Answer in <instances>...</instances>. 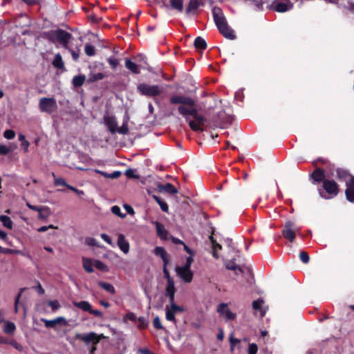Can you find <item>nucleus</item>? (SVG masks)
<instances>
[{"instance_id": "f257e3e1", "label": "nucleus", "mask_w": 354, "mask_h": 354, "mask_svg": "<svg viewBox=\"0 0 354 354\" xmlns=\"http://www.w3.org/2000/svg\"><path fill=\"white\" fill-rule=\"evenodd\" d=\"M171 104H179L178 111L188 122L189 127L194 131H203L206 118L198 114L195 108V101L185 95H171L169 98Z\"/></svg>"}, {"instance_id": "f03ea898", "label": "nucleus", "mask_w": 354, "mask_h": 354, "mask_svg": "<svg viewBox=\"0 0 354 354\" xmlns=\"http://www.w3.org/2000/svg\"><path fill=\"white\" fill-rule=\"evenodd\" d=\"M75 339L83 341L87 345L90 343H92L93 346L90 349L89 353L90 354H94L96 350V345L102 339L104 338V336L102 334L98 335L94 332H91L87 335L77 333L75 336Z\"/></svg>"}, {"instance_id": "7ed1b4c3", "label": "nucleus", "mask_w": 354, "mask_h": 354, "mask_svg": "<svg viewBox=\"0 0 354 354\" xmlns=\"http://www.w3.org/2000/svg\"><path fill=\"white\" fill-rule=\"evenodd\" d=\"M138 90L142 95L149 97L158 96L162 93V90L158 85H149L145 83L138 85Z\"/></svg>"}, {"instance_id": "20e7f679", "label": "nucleus", "mask_w": 354, "mask_h": 354, "mask_svg": "<svg viewBox=\"0 0 354 354\" xmlns=\"http://www.w3.org/2000/svg\"><path fill=\"white\" fill-rule=\"evenodd\" d=\"M39 108L41 112L50 114L57 111V102L53 97H41L39 100Z\"/></svg>"}, {"instance_id": "39448f33", "label": "nucleus", "mask_w": 354, "mask_h": 354, "mask_svg": "<svg viewBox=\"0 0 354 354\" xmlns=\"http://www.w3.org/2000/svg\"><path fill=\"white\" fill-rule=\"evenodd\" d=\"M299 231V229L296 227L292 221H288L285 223L281 234L284 239L292 243L295 239L296 232Z\"/></svg>"}, {"instance_id": "423d86ee", "label": "nucleus", "mask_w": 354, "mask_h": 354, "mask_svg": "<svg viewBox=\"0 0 354 354\" xmlns=\"http://www.w3.org/2000/svg\"><path fill=\"white\" fill-rule=\"evenodd\" d=\"M322 187L326 192L331 196H336L339 192V185L334 180H324Z\"/></svg>"}, {"instance_id": "0eeeda50", "label": "nucleus", "mask_w": 354, "mask_h": 354, "mask_svg": "<svg viewBox=\"0 0 354 354\" xmlns=\"http://www.w3.org/2000/svg\"><path fill=\"white\" fill-rule=\"evenodd\" d=\"M156 191L160 194H176L178 192L176 188L171 183L161 184L160 183H156Z\"/></svg>"}, {"instance_id": "6e6552de", "label": "nucleus", "mask_w": 354, "mask_h": 354, "mask_svg": "<svg viewBox=\"0 0 354 354\" xmlns=\"http://www.w3.org/2000/svg\"><path fill=\"white\" fill-rule=\"evenodd\" d=\"M212 13L215 24L218 28H221V27L227 24L226 19L221 8L214 7L212 10Z\"/></svg>"}, {"instance_id": "1a4fd4ad", "label": "nucleus", "mask_w": 354, "mask_h": 354, "mask_svg": "<svg viewBox=\"0 0 354 354\" xmlns=\"http://www.w3.org/2000/svg\"><path fill=\"white\" fill-rule=\"evenodd\" d=\"M176 271L185 283H190L192 281L193 272L191 271L190 268L178 266L176 268Z\"/></svg>"}, {"instance_id": "9d476101", "label": "nucleus", "mask_w": 354, "mask_h": 354, "mask_svg": "<svg viewBox=\"0 0 354 354\" xmlns=\"http://www.w3.org/2000/svg\"><path fill=\"white\" fill-rule=\"evenodd\" d=\"M217 311L222 316L225 317L226 320H234L236 318V314L233 313L227 307L226 304H220L218 306Z\"/></svg>"}, {"instance_id": "9b49d317", "label": "nucleus", "mask_w": 354, "mask_h": 354, "mask_svg": "<svg viewBox=\"0 0 354 354\" xmlns=\"http://www.w3.org/2000/svg\"><path fill=\"white\" fill-rule=\"evenodd\" d=\"M71 37V35L65 30H57V41H59L65 48L68 49V44Z\"/></svg>"}, {"instance_id": "f8f14e48", "label": "nucleus", "mask_w": 354, "mask_h": 354, "mask_svg": "<svg viewBox=\"0 0 354 354\" xmlns=\"http://www.w3.org/2000/svg\"><path fill=\"white\" fill-rule=\"evenodd\" d=\"M176 292V289L175 288L174 281L167 283L165 287V296L169 298V302L175 300Z\"/></svg>"}, {"instance_id": "ddd939ff", "label": "nucleus", "mask_w": 354, "mask_h": 354, "mask_svg": "<svg viewBox=\"0 0 354 354\" xmlns=\"http://www.w3.org/2000/svg\"><path fill=\"white\" fill-rule=\"evenodd\" d=\"M41 321L44 324L46 328H54L57 324H66V320L63 317H59L53 320H48L45 318H41Z\"/></svg>"}, {"instance_id": "4468645a", "label": "nucleus", "mask_w": 354, "mask_h": 354, "mask_svg": "<svg viewBox=\"0 0 354 354\" xmlns=\"http://www.w3.org/2000/svg\"><path fill=\"white\" fill-rule=\"evenodd\" d=\"M154 254L162 259L164 266L168 265L169 261V255L164 248L160 246L156 247L154 249Z\"/></svg>"}, {"instance_id": "2eb2a0df", "label": "nucleus", "mask_w": 354, "mask_h": 354, "mask_svg": "<svg viewBox=\"0 0 354 354\" xmlns=\"http://www.w3.org/2000/svg\"><path fill=\"white\" fill-rule=\"evenodd\" d=\"M104 120L110 132L111 133H115L117 128V122L115 118L107 115H104Z\"/></svg>"}, {"instance_id": "dca6fc26", "label": "nucleus", "mask_w": 354, "mask_h": 354, "mask_svg": "<svg viewBox=\"0 0 354 354\" xmlns=\"http://www.w3.org/2000/svg\"><path fill=\"white\" fill-rule=\"evenodd\" d=\"M27 205L32 209L37 210L39 212V217L41 219L47 218L51 214V212L48 207L39 208L37 206L31 205L27 203Z\"/></svg>"}, {"instance_id": "f3484780", "label": "nucleus", "mask_w": 354, "mask_h": 354, "mask_svg": "<svg viewBox=\"0 0 354 354\" xmlns=\"http://www.w3.org/2000/svg\"><path fill=\"white\" fill-rule=\"evenodd\" d=\"M118 245L119 248L124 253L127 254L129 251V243L125 239V236L122 234L118 235Z\"/></svg>"}, {"instance_id": "a211bd4d", "label": "nucleus", "mask_w": 354, "mask_h": 354, "mask_svg": "<svg viewBox=\"0 0 354 354\" xmlns=\"http://www.w3.org/2000/svg\"><path fill=\"white\" fill-rule=\"evenodd\" d=\"M310 178L315 183H321L325 180L324 171L322 169L317 168L310 176Z\"/></svg>"}, {"instance_id": "6ab92c4d", "label": "nucleus", "mask_w": 354, "mask_h": 354, "mask_svg": "<svg viewBox=\"0 0 354 354\" xmlns=\"http://www.w3.org/2000/svg\"><path fill=\"white\" fill-rule=\"evenodd\" d=\"M156 233L161 239L166 240L167 239L168 231L161 223L156 221L155 223Z\"/></svg>"}, {"instance_id": "aec40b11", "label": "nucleus", "mask_w": 354, "mask_h": 354, "mask_svg": "<svg viewBox=\"0 0 354 354\" xmlns=\"http://www.w3.org/2000/svg\"><path fill=\"white\" fill-rule=\"evenodd\" d=\"M220 32L223 35V36L229 39H234L236 38V35L227 24L221 27V28H218Z\"/></svg>"}, {"instance_id": "412c9836", "label": "nucleus", "mask_w": 354, "mask_h": 354, "mask_svg": "<svg viewBox=\"0 0 354 354\" xmlns=\"http://www.w3.org/2000/svg\"><path fill=\"white\" fill-rule=\"evenodd\" d=\"M345 194L346 199H354V176L346 183Z\"/></svg>"}, {"instance_id": "4be33fe9", "label": "nucleus", "mask_w": 354, "mask_h": 354, "mask_svg": "<svg viewBox=\"0 0 354 354\" xmlns=\"http://www.w3.org/2000/svg\"><path fill=\"white\" fill-rule=\"evenodd\" d=\"M55 185L56 186H66L68 189L74 191L77 193L78 197H82L84 195V192L82 191H80L76 189L75 188L68 185L66 184L65 180L63 178H55Z\"/></svg>"}, {"instance_id": "5701e85b", "label": "nucleus", "mask_w": 354, "mask_h": 354, "mask_svg": "<svg viewBox=\"0 0 354 354\" xmlns=\"http://www.w3.org/2000/svg\"><path fill=\"white\" fill-rule=\"evenodd\" d=\"M125 66L126 68L131 71L133 73L138 74L139 73V68H144V66L142 64H137L130 59H126L125 61Z\"/></svg>"}, {"instance_id": "b1692460", "label": "nucleus", "mask_w": 354, "mask_h": 354, "mask_svg": "<svg viewBox=\"0 0 354 354\" xmlns=\"http://www.w3.org/2000/svg\"><path fill=\"white\" fill-rule=\"evenodd\" d=\"M293 6V4L288 1L286 3L279 2L275 6V10L279 12H283L290 10Z\"/></svg>"}, {"instance_id": "393cba45", "label": "nucleus", "mask_w": 354, "mask_h": 354, "mask_svg": "<svg viewBox=\"0 0 354 354\" xmlns=\"http://www.w3.org/2000/svg\"><path fill=\"white\" fill-rule=\"evenodd\" d=\"M165 311H166V313H165L166 319L169 322H171L174 324H176L177 321L175 317V315L176 314V313L175 312V310H173L172 307L171 306H170V307L167 306L165 308Z\"/></svg>"}, {"instance_id": "a878e982", "label": "nucleus", "mask_w": 354, "mask_h": 354, "mask_svg": "<svg viewBox=\"0 0 354 354\" xmlns=\"http://www.w3.org/2000/svg\"><path fill=\"white\" fill-rule=\"evenodd\" d=\"M73 305L85 312L91 310V305L86 301H74Z\"/></svg>"}, {"instance_id": "bb28decb", "label": "nucleus", "mask_w": 354, "mask_h": 354, "mask_svg": "<svg viewBox=\"0 0 354 354\" xmlns=\"http://www.w3.org/2000/svg\"><path fill=\"white\" fill-rule=\"evenodd\" d=\"M201 4V2L200 0H190L189 3L186 8V12L187 14L192 12V11H196L200 5Z\"/></svg>"}, {"instance_id": "cd10ccee", "label": "nucleus", "mask_w": 354, "mask_h": 354, "mask_svg": "<svg viewBox=\"0 0 354 354\" xmlns=\"http://www.w3.org/2000/svg\"><path fill=\"white\" fill-rule=\"evenodd\" d=\"M86 81L85 75H76L73 78L72 84L75 88L82 86Z\"/></svg>"}, {"instance_id": "c85d7f7f", "label": "nucleus", "mask_w": 354, "mask_h": 354, "mask_svg": "<svg viewBox=\"0 0 354 354\" xmlns=\"http://www.w3.org/2000/svg\"><path fill=\"white\" fill-rule=\"evenodd\" d=\"M52 64L53 66L57 68L63 69L64 68V63L62 60V57L59 53L55 55Z\"/></svg>"}, {"instance_id": "c756f323", "label": "nucleus", "mask_w": 354, "mask_h": 354, "mask_svg": "<svg viewBox=\"0 0 354 354\" xmlns=\"http://www.w3.org/2000/svg\"><path fill=\"white\" fill-rule=\"evenodd\" d=\"M0 221L2 223V225L5 227H6L9 230L12 229L13 223L9 216H5V215H1L0 216Z\"/></svg>"}, {"instance_id": "7c9ffc66", "label": "nucleus", "mask_w": 354, "mask_h": 354, "mask_svg": "<svg viewBox=\"0 0 354 354\" xmlns=\"http://www.w3.org/2000/svg\"><path fill=\"white\" fill-rule=\"evenodd\" d=\"M94 263H93L92 261L90 259L83 258V267L84 269L88 273H91L93 272V266Z\"/></svg>"}, {"instance_id": "2f4dec72", "label": "nucleus", "mask_w": 354, "mask_h": 354, "mask_svg": "<svg viewBox=\"0 0 354 354\" xmlns=\"http://www.w3.org/2000/svg\"><path fill=\"white\" fill-rule=\"evenodd\" d=\"M104 77V75L102 73H91L89 75L87 82L88 83H92V82L102 80Z\"/></svg>"}, {"instance_id": "473e14b6", "label": "nucleus", "mask_w": 354, "mask_h": 354, "mask_svg": "<svg viewBox=\"0 0 354 354\" xmlns=\"http://www.w3.org/2000/svg\"><path fill=\"white\" fill-rule=\"evenodd\" d=\"M98 285L102 288L111 294H115V292L114 287L111 283H108L104 281H99Z\"/></svg>"}, {"instance_id": "72a5a7b5", "label": "nucleus", "mask_w": 354, "mask_h": 354, "mask_svg": "<svg viewBox=\"0 0 354 354\" xmlns=\"http://www.w3.org/2000/svg\"><path fill=\"white\" fill-rule=\"evenodd\" d=\"M16 329V326L14 323L10 322H6L4 325L3 331L8 334L14 333Z\"/></svg>"}, {"instance_id": "f704fd0d", "label": "nucleus", "mask_w": 354, "mask_h": 354, "mask_svg": "<svg viewBox=\"0 0 354 354\" xmlns=\"http://www.w3.org/2000/svg\"><path fill=\"white\" fill-rule=\"evenodd\" d=\"M171 6L172 8L181 12L183 9V0H171Z\"/></svg>"}, {"instance_id": "c9c22d12", "label": "nucleus", "mask_w": 354, "mask_h": 354, "mask_svg": "<svg viewBox=\"0 0 354 354\" xmlns=\"http://www.w3.org/2000/svg\"><path fill=\"white\" fill-rule=\"evenodd\" d=\"M194 46L196 48L200 49H205L207 47L205 41L201 37H198L196 38L194 41Z\"/></svg>"}, {"instance_id": "e433bc0d", "label": "nucleus", "mask_w": 354, "mask_h": 354, "mask_svg": "<svg viewBox=\"0 0 354 354\" xmlns=\"http://www.w3.org/2000/svg\"><path fill=\"white\" fill-rule=\"evenodd\" d=\"M209 239H210V241L212 242V248H213V256L214 257H216V259L218 257L217 254H216V250H221V245L216 243V241L214 239L213 236H209Z\"/></svg>"}, {"instance_id": "4c0bfd02", "label": "nucleus", "mask_w": 354, "mask_h": 354, "mask_svg": "<svg viewBox=\"0 0 354 354\" xmlns=\"http://www.w3.org/2000/svg\"><path fill=\"white\" fill-rule=\"evenodd\" d=\"M57 30H52V31L46 32L44 34V37L49 41H50L52 42H55L57 41Z\"/></svg>"}, {"instance_id": "58836bf2", "label": "nucleus", "mask_w": 354, "mask_h": 354, "mask_svg": "<svg viewBox=\"0 0 354 354\" xmlns=\"http://www.w3.org/2000/svg\"><path fill=\"white\" fill-rule=\"evenodd\" d=\"M111 212L113 214H115L122 218H124L127 214L122 213L120 207L118 205L113 206L111 207Z\"/></svg>"}, {"instance_id": "ea45409f", "label": "nucleus", "mask_w": 354, "mask_h": 354, "mask_svg": "<svg viewBox=\"0 0 354 354\" xmlns=\"http://www.w3.org/2000/svg\"><path fill=\"white\" fill-rule=\"evenodd\" d=\"M225 268L230 270L236 271V270H238L241 272H243L242 269L239 266L236 265L235 263L233 261H229L228 263H227L225 265Z\"/></svg>"}, {"instance_id": "a19ab883", "label": "nucleus", "mask_w": 354, "mask_h": 354, "mask_svg": "<svg viewBox=\"0 0 354 354\" xmlns=\"http://www.w3.org/2000/svg\"><path fill=\"white\" fill-rule=\"evenodd\" d=\"M94 266L101 270V271H107L108 268L107 266L101 261L100 260H95L94 261Z\"/></svg>"}, {"instance_id": "79ce46f5", "label": "nucleus", "mask_w": 354, "mask_h": 354, "mask_svg": "<svg viewBox=\"0 0 354 354\" xmlns=\"http://www.w3.org/2000/svg\"><path fill=\"white\" fill-rule=\"evenodd\" d=\"M85 53L88 56H93L95 53V47L89 44H86L85 46Z\"/></svg>"}, {"instance_id": "37998d69", "label": "nucleus", "mask_w": 354, "mask_h": 354, "mask_svg": "<svg viewBox=\"0 0 354 354\" xmlns=\"http://www.w3.org/2000/svg\"><path fill=\"white\" fill-rule=\"evenodd\" d=\"M139 323L138 328L140 329H144L147 327L148 326V322L147 321L146 318L144 317H140L138 318L137 320Z\"/></svg>"}, {"instance_id": "c03bdc74", "label": "nucleus", "mask_w": 354, "mask_h": 354, "mask_svg": "<svg viewBox=\"0 0 354 354\" xmlns=\"http://www.w3.org/2000/svg\"><path fill=\"white\" fill-rule=\"evenodd\" d=\"M230 351L233 352L236 344L240 343V340L237 338L233 337V335L231 334L230 336Z\"/></svg>"}, {"instance_id": "a18cd8bd", "label": "nucleus", "mask_w": 354, "mask_h": 354, "mask_svg": "<svg viewBox=\"0 0 354 354\" xmlns=\"http://www.w3.org/2000/svg\"><path fill=\"white\" fill-rule=\"evenodd\" d=\"M299 259L304 263H308L310 261V257L306 252L302 251L299 253Z\"/></svg>"}, {"instance_id": "49530a36", "label": "nucleus", "mask_w": 354, "mask_h": 354, "mask_svg": "<svg viewBox=\"0 0 354 354\" xmlns=\"http://www.w3.org/2000/svg\"><path fill=\"white\" fill-rule=\"evenodd\" d=\"M48 305L51 307L53 311H56L60 308V304L57 300L48 301Z\"/></svg>"}, {"instance_id": "de8ad7c7", "label": "nucleus", "mask_w": 354, "mask_h": 354, "mask_svg": "<svg viewBox=\"0 0 354 354\" xmlns=\"http://www.w3.org/2000/svg\"><path fill=\"white\" fill-rule=\"evenodd\" d=\"M153 325L154 326L155 328L156 329H158V330H162L164 329V327L162 325L161 322H160V319L159 318V317L156 316L153 320Z\"/></svg>"}, {"instance_id": "09e8293b", "label": "nucleus", "mask_w": 354, "mask_h": 354, "mask_svg": "<svg viewBox=\"0 0 354 354\" xmlns=\"http://www.w3.org/2000/svg\"><path fill=\"white\" fill-rule=\"evenodd\" d=\"M169 303L171 306L172 307L173 310H175L176 313L185 311V309L183 306H178L175 304V300H174L173 301H170Z\"/></svg>"}, {"instance_id": "8fccbe9b", "label": "nucleus", "mask_w": 354, "mask_h": 354, "mask_svg": "<svg viewBox=\"0 0 354 354\" xmlns=\"http://www.w3.org/2000/svg\"><path fill=\"white\" fill-rule=\"evenodd\" d=\"M263 304V300L262 299H258L252 302V307L254 310H259Z\"/></svg>"}, {"instance_id": "3c124183", "label": "nucleus", "mask_w": 354, "mask_h": 354, "mask_svg": "<svg viewBox=\"0 0 354 354\" xmlns=\"http://www.w3.org/2000/svg\"><path fill=\"white\" fill-rule=\"evenodd\" d=\"M167 266H163L164 277L167 280V283L174 281L173 278L170 276L169 272L167 268Z\"/></svg>"}, {"instance_id": "603ef678", "label": "nucleus", "mask_w": 354, "mask_h": 354, "mask_svg": "<svg viewBox=\"0 0 354 354\" xmlns=\"http://www.w3.org/2000/svg\"><path fill=\"white\" fill-rule=\"evenodd\" d=\"M116 132H118L120 134H127L129 132V128L127 123H124L122 126L118 129L116 128Z\"/></svg>"}, {"instance_id": "864d4df0", "label": "nucleus", "mask_w": 354, "mask_h": 354, "mask_svg": "<svg viewBox=\"0 0 354 354\" xmlns=\"http://www.w3.org/2000/svg\"><path fill=\"white\" fill-rule=\"evenodd\" d=\"M3 136L8 140L12 139L15 136V132L13 130L8 129L4 131Z\"/></svg>"}, {"instance_id": "5fc2aeb1", "label": "nucleus", "mask_w": 354, "mask_h": 354, "mask_svg": "<svg viewBox=\"0 0 354 354\" xmlns=\"http://www.w3.org/2000/svg\"><path fill=\"white\" fill-rule=\"evenodd\" d=\"M258 351V346L256 344H250L248 346V354H257Z\"/></svg>"}, {"instance_id": "6e6d98bb", "label": "nucleus", "mask_w": 354, "mask_h": 354, "mask_svg": "<svg viewBox=\"0 0 354 354\" xmlns=\"http://www.w3.org/2000/svg\"><path fill=\"white\" fill-rule=\"evenodd\" d=\"M108 62L113 69H115L119 65V61L116 58L110 57L108 59Z\"/></svg>"}, {"instance_id": "4d7b16f0", "label": "nucleus", "mask_w": 354, "mask_h": 354, "mask_svg": "<svg viewBox=\"0 0 354 354\" xmlns=\"http://www.w3.org/2000/svg\"><path fill=\"white\" fill-rule=\"evenodd\" d=\"M135 59L139 63L138 64H142L144 66L147 65L146 58L142 55H138Z\"/></svg>"}, {"instance_id": "13d9d810", "label": "nucleus", "mask_w": 354, "mask_h": 354, "mask_svg": "<svg viewBox=\"0 0 354 354\" xmlns=\"http://www.w3.org/2000/svg\"><path fill=\"white\" fill-rule=\"evenodd\" d=\"M156 202L159 204L161 209L165 212H168V205L167 204L165 203V201H156Z\"/></svg>"}, {"instance_id": "bf43d9fd", "label": "nucleus", "mask_w": 354, "mask_h": 354, "mask_svg": "<svg viewBox=\"0 0 354 354\" xmlns=\"http://www.w3.org/2000/svg\"><path fill=\"white\" fill-rule=\"evenodd\" d=\"M23 291H24V289H21L20 292L18 293V295L15 299V313H17V311H18V304L19 301V299L21 297V294H22Z\"/></svg>"}, {"instance_id": "052dcab7", "label": "nucleus", "mask_w": 354, "mask_h": 354, "mask_svg": "<svg viewBox=\"0 0 354 354\" xmlns=\"http://www.w3.org/2000/svg\"><path fill=\"white\" fill-rule=\"evenodd\" d=\"M10 151L9 147L6 145H0V154L6 155Z\"/></svg>"}, {"instance_id": "680f3d73", "label": "nucleus", "mask_w": 354, "mask_h": 354, "mask_svg": "<svg viewBox=\"0 0 354 354\" xmlns=\"http://www.w3.org/2000/svg\"><path fill=\"white\" fill-rule=\"evenodd\" d=\"M192 256L193 255H190L187 258L185 264L183 267L185 268H191L192 263H193L194 261Z\"/></svg>"}, {"instance_id": "e2e57ef3", "label": "nucleus", "mask_w": 354, "mask_h": 354, "mask_svg": "<svg viewBox=\"0 0 354 354\" xmlns=\"http://www.w3.org/2000/svg\"><path fill=\"white\" fill-rule=\"evenodd\" d=\"M125 318L131 321V322H136L138 320V318L135 313H129L126 315Z\"/></svg>"}, {"instance_id": "0e129e2a", "label": "nucleus", "mask_w": 354, "mask_h": 354, "mask_svg": "<svg viewBox=\"0 0 354 354\" xmlns=\"http://www.w3.org/2000/svg\"><path fill=\"white\" fill-rule=\"evenodd\" d=\"M100 236H101L102 239L103 241H104L106 243H108L109 245H112L111 239L110 238V236L109 235L103 233V234H101Z\"/></svg>"}, {"instance_id": "69168bd1", "label": "nucleus", "mask_w": 354, "mask_h": 354, "mask_svg": "<svg viewBox=\"0 0 354 354\" xmlns=\"http://www.w3.org/2000/svg\"><path fill=\"white\" fill-rule=\"evenodd\" d=\"M123 207L125 209L127 214H131V215L134 214V213H135L134 210L131 205H129L128 204H124Z\"/></svg>"}, {"instance_id": "338daca9", "label": "nucleus", "mask_w": 354, "mask_h": 354, "mask_svg": "<svg viewBox=\"0 0 354 354\" xmlns=\"http://www.w3.org/2000/svg\"><path fill=\"white\" fill-rule=\"evenodd\" d=\"M71 50V55H72V57H73V59L75 61H77L78 59H79V57H80V49L78 48L77 51H75V50Z\"/></svg>"}, {"instance_id": "774afa93", "label": "nucleus", "mask_w": 354, "mask_h": 354, "mask_svg": "<svg viewBox=\"0 0 354 354\" xmlns=\"http://www.w3.org/2000/svg\"><path fill=\"white\" fill-rule=\"evenodd\" d=\"M138 352L140 353V354H154L153 352H151V351H149L148 348H140L138 349Z\"/></svg>"}]
</instances>
